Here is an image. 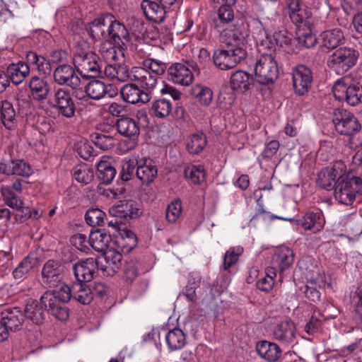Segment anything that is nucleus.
Here are the masks:
<instances>
[{"label": "nucleus", "mask_w": 362, "mask_h": 362, "mask_svg": "<svg viewBox=\"0 0 362 362\" xmlns=\"http://www.w3.org/2000/svg\"><path fill=\"white\" fill-rule=\"evenodd\" d=\"M87 30L96 40L112 39L120 47H124V44L129 41V35L126 27L109 13L91 21L87 27Z\"/></svg>", "instance_id": "1"}, {"label": "nucleus", "mask_w": 362, "mask_h": 362, "mask_svg": "<svg viewBox=\"0 0 362 362\" xmlns=\"http://www.w3.org/2000/svg\"><path fill=\"white\" fill-rule=\"evenodd\" d=\"M52 287L54 288L53 291H46L41 296V303L57 319L65 321L69 318V311L64 303H68L72 298V288L59 281Z\"/></svg>", "instance_id": "2"}, {"label": "nucleus", "mask_w": 362, "mask_h": 362, "mask_svg": "<svg viewBox=\"0 0 362 362\" xmlns=\"http://www.w3.org/2000/svg\"><path fill=\"white\" fill-rule=\"evenodd\" d=\"M362 194V179L358 177H339L334 187L336 200L344 205H351L356 197Z\"/></svg>", "instance_id": "3"}, {"label": "nucleus", "mask_w": 362, "mask_h": 362, "mask_svg": "<svg viewBox=\"0 0 362 362\" xmlns=\"http://www.w3.org/2000/svg\"><path fill=\"white\" fill-rule=\"evenodd\" d=\"M274 50L262 53L257 59L255 67L257 81L261 84L274 83L279 76V67Z\"/></svg>", "instance_id": "4"}, {"label": "nucleus", "mask_w": 362, "mask_h": 362, "mask_svg": "<svg viewBox=\"0 0 362 362\" xmlns=\"http://www.w3.org/2000/svg\"><path fill=\"white\" fill-rule=\"evenodd\" d=\"M332 92L334 98L340 102H346L351 106L362 103V87L358 83H353L348 78L335 81Z\"/></svg>", "instance_id": "5"}, {"label": "nucleus", "mask_w": 362, "mask_h": 362, "mask_svg": "<svg viewBox=\"0 0 362 362\" xmlns=\"http://www.w3.org/2000/svg\"><path fill=\"white\" fill-rule=\"evenodd\" d=\"M358 56V52L353 48L340 47L329 55L327 65L338 74H342L356 64Z\"/></svg>", "instance_id": "6"}, {"label": "nucleus", "mask_w": 362, "mask_h": 362, "mask_svg": "<svg viewBox=\"0 0 362 362\" xmlns=\"http://www.w3.org/2000/svg\"><path fill=\"white\" fill-rule=\"evenodd\" d=\"M247 52L241 47H230L228 49H216L213 54L215 66L223 71L235 68L246 58Z\"/></svg>", "instance_id": "7"}, {"label": "nucleus", "mask_w": 362, "mask_h": 362, "mask_svg": "<svg viewBox=\"0 0 362 362\" xmlns=\"http://www.w3.org/2000/svg\"><path fill=\"white\" fill-rule=\"evenodd\" d=\"M73 61L78 71L85 77H96L102 73V64L98 55L93 52H77Z\"/></svg>", "instance_id": "8"}, {"label": "nucleus", "mask_w": 362, "mask_h": 362, "mask_svg": "<svg viewBox=\"0 0 362 362\" xmlns=\"http://www.w3.org/2000/svg\"><path fill=\"white\" fill-rule=\"evenodd\" d=\"M332 122L336 130L341 134L353 136L361 129V124L354 115L343 108L334 110Z\"/></svg>", "instance_id": "9"}, {"label": "nucleus", "mask_w": 362, "mask_h": 362, "mask_svg": "<svg viewBox=\"0 0 362 362\" xmlns=\"http://www.w3.org/2000/svg\"><path fill=\"white\" fill-rule=\"evenodd\" d=\"M117 129L118 132L129 137V140H124L121 142V148L124 151L133 149L136 144V138L139 134V126L138 122L131 117H121L117 122Z\"/></svg>", "instance_id": "10"}, {"label": "nucleus", "mask_w": 362, "mask_h": 362, "mask_svg": "<svg viewBox=\"0 0 362 362\" xmlns=\"http://www.w3.org/2000/svg\"><path fill=\"white\" fill-rule=\"evenodd\" d=\"M236 0H212L213 7L217 15L214 18L215 28H221L234 19L233 7Z\"/></svg>", "instance_id": "11"}, {"label": "nucleus", "mask_w": 362, "mask_h": 362, "mask_svg": "<svg viewBox=\"0 0 362 362\" xmlns=\"http://www.w3.org/2000/svg\"><path fill=\"white\" fill-rule=\"evenodd\" d=\"M53 79L59 86H66L71 89H77L81 82L74 69L66 64L56 67L53 71Z\"/></svg>", "instance_id": "12"}, {"label": "nucleus", "mask_w": 362, "mask_h": 362, "mask_svg": "<svg viewBox=\"0 0 362 362\" xmlns=\"http://www.w3.org/2000/svg\"><path fill=\"white\" fill-rule=\"evenodd\" d=\"M344 167V164L339 161L332 167L322 169L318 174L317 185L325 189H332L334 186H336L337 180L343 177Z\"/></svg>", "instance_id": "13"}, {"label": "nucleus", "mask_w": 362, "mask_h": 362, "mask_svg": "<svg viewBox=\"0 0 362 362\" xmlns=\"http://www.w3.org/2000/svg\"><path fill=\"white\" fill-rule=\"evenodd\" d=\"M313 82L310 69L304 65L297 66L293 71V86L296 94L303 95L308 92Z\"/></svg>", "instance_id": "14"}, {"label": "nucleus", "mask_w": 362, "mask_h": 362, "mask_svg": "<svg viewBox=\"0 0 362 362\" xmlns=\"http://www.w3.org/2000/svg\"><path fill=\"white\" fill-rule=\"evenodd\" d=\"M110 214L119 219L129 220L136 218L142 214L139 204L134 201H123L117 205L112 206L109 210Z\"/></svg>", "instance_id": "15"}, {"label": "nucleus", "mask_w": 362, "mask_h": 362, "mask_svg": "<svg viewBox=\"0 0 362 362\" xmlns=\"http://www.w3.org/2000/svg\"><path fill=\"white\" fill-rule=\"evenodd\" d=\"M168 79L174 83L187 86L194 79L191 70L184 64L175 63L167 69Z\"/></svg>", "instance_id": "16"}, {"label": "nucleus", "mask_w": 362, "mask_h": 362, "mask_svg": "<svg viewBox=\"0 0 362 362\" xmlns=\"http://www.w3.org/2000/svg\"><path fill=\"white\" fill-rule=\"evenodd\" d=\"M131 81L136 82L144 92L150 95L158 83V78L146 68L135 66L132 69Z\"/></svg>", "instance_id": "17"}, {"label": "nucleus", "mask_w": 362, "mask_h": 362, "mask_svg": "<svg viewBox=\"0 0 362 362\" xmlns=\"http://www.w3.org/2000/svg\"><path fill=\"white\" fill-rule=\"evenodd\" d=\"M294 261V253L291 249L288 247H281L277 249L272 257V267L279 272V280L281 281L282 273L288 269Z\"/></svg>", "instance_id": "18"}, {"label": "nucleus", "mask_w": 362, "mask_h": 362, "mask_svg": "<svg viewBox=\"0 0 362 362\" xmlns=\"http://www.w3.org/2000/svg\"><path fill=\"white\" fill-rule=\"evenodd\" d=\"M98 266L94 258L90 257L76 262L73 268L77 282H89L94 276Z\"/></svg>", "instance_id": "19"}, {"label": "nucleus", "mask_w": 362, "mask_h": 362, "mask_svg": "<svg viewBox=\"0 0 362 362\" xmlns=\"http://www.w3.org/2000/svg\"><path fill=\"white\" fill-rule=\"evenodd\" d=\"M127 43L124 47H120L112 39L106 40L101 42L98 51L103 59L107 63L119 61L124 57L123 51L127 48Z\"/></svg>", "instance_id": "20"}, {"label": "nucleus", "mask_w": 362, "mask_h": 362, "mask_svg": "<svg viewBox=\"0 0 362 362\" xmlns=\"http://www.w3.org/2000/svg\"><path fill=\"white\" fill-rule=\"evenodd\" d=\"M157 174V167L151 159L148 158H139L136 176L143 184L148 185L152 182L156 177Z\"/></svg>", "instance_id": "21"}, {"label": "nucleus", "mask_w": 362, "mask_h": 362, "mask_svg": "<svg viewBox=\"0 0 362 362\" xmlns=\"http://www.w3.org/2000/svg\"><path fill=\"white\" fill-rule=\"evenodd\" d=\"M120 93L124 101L132 104L139 102L146 103L151 99L148 93L141 90L138 86L134 83L124 85L120 90Z\"/></svg>", "instance_id": "22"}, {"label": "nucleus", "mask_w": 362, "mask_h": 362, "mask_svg": "<svg viewBox=\"0 0 362 362\" xmlns=\"http://www.w3.org/2000/svg\"><path fill=\"white\" fill-rule=\"evenodd\" d=\"M141 8L145 16L155 23H161L170 12L165 6L149 0H144L141 4Z\"/></svg>", "instance_id": "23"}, {"label": "nucleus", "mask_w": 362, "mask_h": 362, "mask_svg": "<svg viewBox=\"0 0 362 362\" xmlns=\"http://www.w3.org/2000/svg\"><path fill=\"white\" fill-rule=\"evenodd\" d=\"M0 173L7 175L28 177L32 174L30 166L23 160L0 163Z\"/></svg>", "instance_id": "24"}, {"label": "nucleus", "mask_w": 362, "mask_h": 362, "mask_svg": "<svg viewBox=\"0 0 362 362\" xmlns=\"http://www.w3.org/2000/svg\"><path fill=\"white\" fill-rule=\"evenodd\" d=\"M84 89L87 96L95 100L103 98L106 95H108L110 98H112L115 95L111 92L112 86L110 84L98 79L89 81Z\"/></svg>", "instance_id": "25"}, {"label": "nucleus", "mask_w": 362, "mask_h": 362, "mask_svg": "<svg viewBox=\"0 0 362 362\" xmlns=\"http://www.w3.org/2000/svg\"><path fill=\"white\" fill-rule=\"evenodd\" d=\"M280 23V17L275 15L274 17H264L262 20L255 19L253 21V25L257 30V36L259 40H263V38H269V36L276 32V29Z\"/></svg>", "instance_id": "26"}, {"label": "nucleus", "mask_w": 362, "mask_h": 362, "mask_svg": "<svg viewBox=\"0 0 362 362\" xmlns=\"http://www.w3.org/2000/svg\"><path fill=\"white\" fill-rule=\"evenodd\" d=\"M272 335L274 339L283 343H291L296 338V327L291 320H284L273 329Z\"/></svg>", "instance_id": "27"}, {"label": "nucleus", "mask_w": 362, "mask_h": 362, "mask_svg": "<svg viewBox=\"0 0 362 362\" xmlns=\"http://www.w3.org/2000/svg\"><path fill=\"white\" fill-rule=\"evenodd\" d=\"M1 319L11 332H16L21 329L24 315L18 308L15 307L4 310Z\"/></svg>", "instance_id": "28"}, {"label": "nucleus", "mask_w": 362, "mask_h": 362, "mask_svg": "<svg viewBox=\"0 0 362 362\" xmlns=\"http://www.w3.org/2000/svg\"><path fill=\"white\" fill-rule=\"evenodd\" d=\"M256 349L259 356L268 362H276L281 356L280 347L274 342L260 341L257 343Z\"/></svg>", "instance_id": "29"}, {"label": "nucleus", "mask_w": 362, "mask_h": 362, "mask_svg": "<svg viewBox=\"0 0 362 362\" xmlns=\"http://www.w3.org/2000/svg\"><path fill=\"white\" fill-rule=\"evenodd\" d=\"M302 0H287L286 8L288 14L292 22L295 24L303 23L310 16L307 8L304 6Z\"/></svg>", "instance_id": "30"}, {"label": "nucleus", "mask_w": 362, "mask_h": 362, "mask_svg": "<svg viewBox=\"0 0 362 362\" xmlns=\"http://www.w3.org/2000/svg\"><path fill=\"white\" fill-rule=\"evenodd\" d=\"M45 308L37 300L28 301L24 309V317L32 321L34 324L39 325L43 322L45 317Z\"/></svg>", "instance_id": "31"}, {"label": "nucleus", "mask_w": 362, "mask_h": 362, "mask_svg": "<svg viewBox=\"0 0 362 362\" xmlns=\"http://www.w3.org/2000/svg\"><path fill=\"white\" fill-rule=\"evenodd\" d=\"M325 223L322 213L320 211H309L298 220V224L302 226L305 230L313 229L315 231L320 230Z\"/></svg>", "instance_id": "32"}, {"label": "nucleus", "mask_w": 362, "mask_h": 362, "mask_svg": "<svg viewBox=\"0 0 362 362\" xmlns=\"http://www.w3.org/2000/svg\"><path fill=\"white\" fill-rule=\"evenodd\" d=\"M112 238L105 231L98 230L91 232L89 235V244L93 250L104 253L109 250Z\"/></svg>", "instance_id": "33"}, {"label": "nucleus", "mask_w": 362, "mask_h": 362, "mask_svg": "<svg viewBox=\"0 0 362 362\" xmlns=\"http://www.w3.org/2000/svg\"><path fill=\"white\" fill-rule=\"evenodd\" d=\"M253 76L243 70L235 71L230 76V87L234 90L245 91L252 85Z\"/></svg>", "instance_id": "34"}, {"label": "nucleus", "mask_w": 362, "mask_h": 362, "mask_svg": "<svg viewBox=\"0 0 362 362\" xmlns=\"http://www.w3.org/2000/svg\"><path fill=\"white\" fill-rule=\"evenodd\" d=\"M116 169L111 165L108 157H102L97 164V177L103 184L108 185L116 175Z\"/></svg>", "instance_id": "35"}, {"label": "nucleus", "mask_w": 362, "mask_h": 362, "mask_svg": "<svg viewBox=\"0 0 362 362\" xmlns=\"http://www.w3.org/2000/svg\"><path fill=\"white\" fill-rule=\"evenodd\" d=\"M29 87L32 97L35 100H44L49 93V87L47 81L38 76L31 78Z\"/></svg>", "instance_id": "36"}, {"label": "nucleus", "mask_w": 362, "mask_h": 362, "mask_svg": "<svg viewBox=\"0 0 362 362\" xmlns=\"http://www.w3.org/2000/svg\"><path fill=\"white\" fill-rule=\"evenodd\" d=\"M29 73V66L23 62L9 65L6 71L9 81H11L16 85L23 82Z\"/></svg>", "instance_id": "37"}, {"label": "nucleus", "mask_w": 362, "mask_h": 362, "mask_svg": "<svg viewBox=\"0 0 362 362\" xmlns=\"http://www.w3.org/2000/svg\"><path fill=\"white\" fill-rule=\"evenodd\" d=\"M0 119L8 129H13L16 124V111L13 105L8 100L1 102Z\"/></svg>", "instance_id": "38"}, {"label": "nucleus", "mask_w": 362, "mask_h": 362, "mask_svg": "<svg viewBox=\"0 0 362 362\" xmlns=\"http://www.w3.org/2000/svg\"><path fill=\"white\" fill-rule=\"evenodd\" d=\"M59 273L60 269L58 262L54 260L47 261L44 264L42 270L43 282L49 287L54 286V283L59 281Z\"/></svg>", "instance_id": "39"}, {"label": "nucleus", "mask_w": 362, "mask_h": 362, "mask_svg": "<svg viewBox=\"0 0 362 362\" xmlns=\"http://www.w3.org/2000/svg\"><path fill=\"white\" fill-rule=\"evenodd\" d=\"M165 341L170 351L180 350L186 344L185 334L180 329L174 328L165 334Z\"/></svg>", "instance_id": "40"}, {"label": "nucleus", "mask_w": 362, "mask_h": 362, "mask_svg": "<svg viewBox=\"0 0 362 362\" xmlns=\"http://www.w3.org/2000/svg\"><path fill=\"white\" fill-rule=\"evenodd\" d=\"M37 264V259L35 256H26L13 271V278L17 280L22 279L25 277Z\"/></svg>", "instance_id": "41"}, {"label": "nucleus", "mask_w": 362, "mask_h": 362, "mask_svg": "<svg viewBox=\"0 0 362 362\" xmlns=\"http://www.w3.org/2000/svg\"><path fill=\"white\" fill-rule=\"evenodd\" d=\"M322 37L323 46L328 49L336 48L344 40L343 32L339 28L325 31Z\"/></svg>", "instance_id": "42"}, {"label": "nucleus", "mask_w": 362, "mask_h": 362, "mask_svg": "<svg viewBox=\"0 0 362 362\" xmlns=\"http://www.w3.org/2000/svg\"><path fill=\"white\" fill-rule=\"evenodd\" d=\"M72 298L81 304H89L93 300L90 289L83 282H76L72 285Z\"/></svg>", "instance_id": "43"}, {"label": "nucleus", "mask_w": 362, "mask_h": 362, "mask_svg": "<svg viewBox=\"0 0 362 362\" xmlns=\"http://www.w3.org/2000/svg\"><path fill=\"white\" fill-rule=\"evenodd\" d=\"M139 159L136 156L125 158L122 160L121 177L124 181L130 180L136 175V168H138Z\"/></svg>", "instance_id": "44"}, {"label": "nucleus", "mask_w": 362, "mask_h": 362, "mask_svg": "<svg viewBox=\"0 0 362 362\" xmlns=\"http://www.w3.org/2000/svg\"><path fill=\"white\" fill-rule=\"evenodd\" d=\"M226 35L237 42H243L249 36V26L243 21L238 22L227 30Z\"/></svg>", "instance_id": "45"}, {"label": "nucleus", "mask_w": 362, "mask_h": 362, "mask_svg": "<svg viewBox=\"0 0 362 362\" xmlns=\"http://www.w3.org/2000/svg\"><path fill=\"white\" fill-rule=\"evenodd\" d=\"M206 145V136L203 133H195L189 138L187 149L189 153L197 154L204 148Z\"/></svg>", "instance_id": "46"}, {"label": "nucleus", "mask_w": 362, "mask_h": 362, "mask_svg": "<svg viewBox=\"0 0 362 362\" xmlns=\"http://www.w3.org/2000/svg\"><path fill=\"white\" fill-rule=\"evenodd\" d=\"M191 94L203 105H208L213 98V92L209 87L197 84L192 87Z\"/></svg>", "instance_id": "47"}, {"label": "nucleus", "mask_w": 362, "mask_h": 362, "mask_svg": "<svg viewBox=\"0 0 362 362\" xmlns=\"http://www.w3.org/2000/svg\"><path fill=\"white\" fill-rule=\"evenodd\" d=\"M73 176L77 182L87 185L93 180L94 173L86 164H81L74 168Z\"/></svg>", "instance_id": "48"}, {"label": "nucleus", "mask_w": 362, "mask_h": 362, "mask_svg": "<svg viewBox=\"0 0 362 362\" xmlns=\"http://www.w3.org/2000/svg\"><path fill=\"white\" fill-rule=\"evenodd\" d=\"M201 279L202 278L199 274H190L184 292V295L189 301L194 302L197 300L196 289L199 286Z\"/></svg>", "instance_id": "49"}, {"label": "nucleus", "mask_w": 362, "mask_h": 362, "mask_svg": "<svg viewBox=\"0 0 362 362\" xmlns=\"http://www.w3.org/2000/svg\"><path fill=\"white\" fill-rule=\"evenodd\" d=\"M172 110V105L167 99H158L151 106L152 114L158 118L168 117Z\"/></svg>", "instance_id": "50"}, {"label": "nucleus", "mask_w": 362, "mask_h": 362, "mask_svg": "<svg viewBox=\"0 0 362 362\" xmlns=\"http://www.w3.org/2000/svg\"><path fill=\"white\" fill-rule=\"evenodd\" d=\"M276 276V269L274 267H268L265 271V276L257 281L256 285L258 289L269 292L274 285V279Z\"/></svg>", "instance_id": "51"}, {"label": "nucleus", "mask_w": 362, "mask_h": 362, "mask_svg": "<svg viewBox=\"0 0 362 362\" xmlns=\"http://www.w3.org/2000/svg\"><path fill=\"white\" fill-rule=\"evenodd\" d=\"M185 175L194 184H200L205 179V171L202 165H191L185 168Z\"/></svg>", "instance_id": "52"}, {"label": "nucleus", "mask_w": 362, "mask_h": 362, "mask_svg": "<svg viewBox=\"0 0 362 362\" xmlns=\"http://www.w3.org/2000/svg\"><path fill=\"white\" fill-rule=\"evenodd\" d=\"M1 192L8 206L16 210L22 208L23 202L12 191L11 187H1Z\"/></svg>", "instance_id": "53"}, {"label": "nucleus", "mask_w": 362, "mask_h": 362, "mask_svg": "<svg viewBox=\"0 0 362 362\" xmlns=\"http://www.w3.org/2000/svg\"><path fill=\"white\" fill-rule=\"evenodd\" d=\"M104 255L107 264L105 270L110 268L113 273H115L122 264V254L115 250L109 249L104 252Z\"/></svg>", "instance_id": "54"}, {"label": "nucleus", "mask_w": 362, "mask_h": 362, "mask_svg": "<svg viewBox=\"0 0 362 362\" xmlns=\"http://www.w3.org/2000/svg\"><path fill=\"white\" fill-rule=\"evenodd\" d=\"M243 252V247L240 246L232 247L229 248L226 252L223 257V269L227 270L234 264H235Z\"/></svg>", "instance_id": "55"}, {"label": "nucleus", "mask_w": 362, "mask_h": 362, "mask_svg": "<svg viewBox=\"0 0 362 362\" xmlns=\"http://www.w3.org/2000/svg\"><path fill=\"white\" fill-rule=\"evenodd\" d=\"M182 213V202L180 199H175L169 204L165 211V218L168 223H174Z\"/></svg>", "instance_id": "56"}, {"label": "nucleus", "mask_w": 362, "mask_h": 362, "mask_svg": "<svg viewBox=\"0 0 362 362\" xmlns=\"http://www.w3.org/2000/svg\"><path fill=\"white\" fill-rule=\"evenodd\" d=\"M143 68H146L158 78L168 69L165 63L154 59H146L143 62Z\"/></svg>", "instance_id": "57"}, {"label": "nucleus", "mask_w": 362, "mask_h": 362, "mask_svg": "<svg viewBox=\"0 0 362 362\" xmlns=\"http://www.w3.org/2000/svg\"><path fill=\"white\" fill-rule=\"evenodd\" d=\"M105 214L100 209H90L85 215L86 223L93 226H102L104 223Z\"/></svg>", "instance_id": "58"}, {"label": "nucleus", "mask_w": 362, "mask_h": 362, "mask_svg": "<svg viewBox=\"0 0 362 362\" xmlns=\"http://www.w3.org/2000/svg\"><path fill=\"white\" fill-rule=\"evenodd\" d=\"M54 107L60 115L66 118H71L75 115V105L71 98L70 100H64Z\"/></svg>", "instance_id": "59"}, {"label": "nucleus", "mask_w": 362, "mask_h": 362, "mask_svg": "<svg viewBox=\"0 0 362 362\" xmlns=\"http://www.w3.org/2000/svg\"><path fill=\"white\" fill-rule=\"evenodd\" d=\"M273 39L276 45L281 47H287L291 45L292 35L286 30H281L273 33Z\"/></svg>", "instance_id": "60"}, {"label": "nucleus", "mask_w": 362, "mask_h": 362, "mask_svg": "<svg viewBox=\"0 0 362 362\" xmlns=\"http://www.w3.org/2000/svg\"><path fill=\"white\" fill-rule=\"evenodd\" d=\"M71 244L78 250L83 252H87L89 250V239H86L84 234L78 233L71 238Z\"/></svg>", "instance_id": "61"}, {"label": "nucleus", "mask_w": 362, "mask_h": 362, "mask_svg": "<svg viewBox=\"0 0 362 362\" xmlns=\"http://www.w3.org/2000/svg\"><path fill=\"white\" fill-rule=\"evenodd\" d=\"M322 317L320 313H314L310 317L309 322L305 326V330L308 334H313L316 332L321 327Z\"/></svg>", "instance_id": "62"}, {"label": "nucleus", "mask_w": 362, "mask_h": 362, "mask_svg": "<svg viewBox=\"0 0 362 362\" xmlns=\"http://www.w3.org/2000/svg\"><path fill=\"white\" fill-rule=\"evenodd\" d=\"M76 151L78 156L84 160H88L93 156V148L86 141H81L76 144Z\"/></svg>", "instance_id": "63"}, {"label": "nucleus", "mask_w": 362, "mask_h": 362, "mask_svg": "<svg viewBox=\"0 0 362 362\" xmlns=\"http://www.w3.org/2000/svg\"><path fill=\"white\" fill-rule=\"evenodd\" d=\"M95 145L100 149L107 150L112 146L113 139L110 136L98 134L93 141Z\"/></svg>", "instance_id": "64"}]
</instances>
